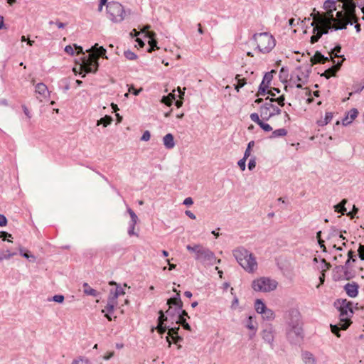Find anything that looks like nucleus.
I'll use <instances>...</instances> for the list:
<instances>
[{
    "label": "nucleus",
    "mask_w": 364,
    "mask_h": 364,
    "mask_svg": "<svg viewBox=\"0 0 364 364\" xmlns=\"http://www.w3.org/2000/svg\"><path fill=\"white\" fill-rule=\"evenodd\" d=\"M16 1V0H7V2L9 4H12Z\"/></svg>",
    "instance_id": "obj_56"
},
{
    "label": "nucleus",
    "mask_w": 364,
    "mask_h": 364,
    "mask_svg": "<svg viewBox=\"0 0 364 364\" xmlns=\"http://www.w3.org/2000/svg\"><path fill=\"white\" fill-rule=\"evenodd\" d=\"M168 263L169 264V270H172L176 267L175 264H171L169 259H168Z\"/></svg>",
    "instance_id": "obj_49"
},
{
    "label": "nucleus",
    "mask_w": 364,
    "mask_h": 364,
    "mask_svg": "<svg viewBox=\"0 0 364 364\" xmlns=\"http://www.w3.org/2000/svg\"><path fill=\"white\" fill-rule=\"evenodd\" d=\"M294 22V18H290V19L289 20V25H290L291 26H293Z\"/></svg>",
    "instance_id": "obj_54"
},
{
    "label": "nucleus",
    "mask_w": 364,
    "mask_h": 364,
    "mask_svg": "<svg viewBox=\"0 0 364 364\" xmlns=\"http://www.w3.org/2000/svg\"><path fill=\"white\" fill-rule=\"evenodd\" d=\"M334 306L339 312V322L337 325L331 324L330 328L333 334L340 337L339 331H346L353 323V303L346 299H338L334 302Z\"/></svg>",
    "instance_id": "obj_1"
},
{
    "label": "nucleus",
    "mask_w": 364,
    "mask_h": 364,
    "mask_svg": "<svg viewBox=\"0 0 364 364\" xmlns=\"http://www.w3.org/2000/svg\"><path fill=\"white\" fill-rule=\"evenodd\" d=\"M178 96L179 97L178 100L176 99L175 90H173V92L169 93L167 96L164 97L161 100V102L167 106H171L173 100H176V106L179 108L181 107L183 102V96L184 92L181 91V88L178 87L177 89Z\"/></svg>",
    "instance_id": "obj_10"
},
{
    "label": "nucleus",
    "mask_w": 364,
    "mask_h": 364,
    "mask_svg": "<svg viewBox=\"0 0 364 364\" xmlns=\"http://www.w3.org/2000/svg\"><path fill=\"white\" fill-rule=\"evenodd\" d=\"M186 295H187V296H191V293H189V292H186Z\"/></svg>",
    "instance_id": "obj_64"
},
{
    "label": "nucleus",
    "mask_w": 364,
    "mask_h": 364,
    "mask_svg": "<svg viewBox=\"0 0 364 364\" xmlns=\"http://www.w3.org/2000/svg\"><path fill=\"white\" fill-rule=\"evenodd\" d=\"M358 255L361 260H364V245H360L358 249Z\"/></svg>",
    "instance_id": "obj_35"
},
{
    "label": "nucleus",
    "mask_w": 364,
    "mask_h": 364,
    "mask_svg": "<svg viewBox=\"0 0 364 364\" xmlns=\"http://www.w3.org/2000/svg\"><path fill=\"white\" fill-rule=\"evenodd\" d=\"M254 144H255V143H254V141H250V142H249V144H248V146H247V149H250L251 150V149H252V147L254 146Z\"/></svg>",
    "instance_id": "obj_52"
},
{
    "label": "nucleus",
    "mask_w": 364,
    "mask_h": 364,
    "mask_svg": "<svg viewBox=\"0 0 364 364\" xmlns=\"http://www.w3.org/2000/svg\"><path fill=\"white\" fill-rule=\"evenodd\" d=\"M334 116V112L326 109L324 113H321L320 117L317 119L316 123L320 127L327 125L331 122Z\"/></svg>",
    "instance_id": "obj_15"
},
{
    "label": "nucleus",
    "mask_w": 364,
    "mask_h": 364,
    "mask_svg": "<svg viewBox=\"0 0 364 364\" xmlns=\"http://www.w3.org/2000/svg\"><path fill=\"white\" fill-rule=\"evenodd\" d=\"M250 119L257 123L264 132H270L272 130V127L264 122L260 118L257 113H252L250 114Z\"/></svg>",
    "instance_id": "obj_18"
},
{
    "label": "nucleus",
    "mask_w": 364,
    "mask_h": 364,
    "mask_svg": "<svg viewBox=\"0 0 364 364\" xmlns=\"http://www.w3.org/2000/svg\"><path fill=\"white\" fill-rule=\"evenodd\" d=\"M251 154V150L250 149H247L245 153V159H247Z\"/></svg>",
    "instance_id": "obj_47"
},
{
    "label": "nucleus",
    "mask_w": 364,
    "mask_h": 364,
    "mask_svg": "<svg viewBox=\"0 0 364 364\" xmlns=\"http://www.w3.org/2000/svg\"><path fill=\"white\" fill-rule=\"evenodd\" d=\"M343 3V11H338L336 16V28H345L348 23L357 22L355 15V5L353 0H339Z\"/></svg>",
    "instance_id": "obj_3"
},
{
    "label": "nucleus",
    "mask_w": 364,
    "mask_h": 364,
    "mask_svg": "<svg viewBox=\"0 0 364 364\" xmlns=\"http://www.w3.org/2000/svg\"><path fill=\"white\" fill-rule=\"evenodd\" d=\"M193 200L191 198H187L184 200L183 203L186 205H191L193 204Z\"/></svg>",
    "instance_id": "obj_43"
},
{
    "label": "nucleus",
    "mask_w": 364,
    "mask_h": 364,
    "mask_svg": "<svg viewBox=\"0 0 364 364\" xmlns=\"http://www.w3.org/2000/svg\"><path fill=\"white\" fill-rule=\"evenodd\" d=\"M168 335L171 336L173 338H174V336L177 335V331L171 328L168 330Z\"/></svg>",
    "instance_id": "obj_40"
},
{
    "label": "nucleus",
    "mask_w": 364,
    "mask_h": 364,
    "mask_svg": "<svg viewBox=\"0 0 364 364\" xmlns=\"http://www.w3.org/2000/svg\"><path fill=\"white\" fill-rule=\"evenodd\" d=\"M107 0H100V10L102 9V6L106 4Z\"/></svg>",
    "instance_id": "obj_48"
},
{
    "label": "nucleus",
    "mask_w": 364,
    "mask_h": 364,
    "mask_svg": "<svg viewBox=\"0 0 364 364\" xmlns=\"http://www.w3.org/2000/svg\"><path fill=\"white\" fill-rule=\"evenodd\" d=\"M344 240L345 237L342 235H340L336 239L335 243L333 245V248H335L336 250L341 251L343 250V247L346 246Z\"/></svg>",
    "instance_id": "obj_26"
},
{
    "label": "nucleus",
    "mask_w": 364,
    "mask_h": 364,
    "mask_svg": "<svg viewBox=\"0 0 364 364\" xmlns=\"http://www.w3.org/2000/svg\"><path fill=\"white\" fill-rule=\"evenodd\" d=\"M97 56L95 53H89L87 57L82 59V64H80L79 73L83 74V77L86 73L95 72L97 70Z\"/></svg>",
    "instance_id": "obj_8"
},
{
    "label": "nucleus",
    "mask_w": 364,
    "mask_h": 364,
    "mask_svg": "<svg viewBox=\"0 0 364 364\" xmlns=\"http://www.w3.org/2000/svg\"><path fill=\"white\" fill-rule=\"evenodd\" d=\"M358 114V112L356 109H351L346 112L345 117H343L341 121L336 122V125L341 124L343 126L349 125L356 119Z\"/></svg>",
    "instance_id": "obj_13"
},
{
    "label": "nucleus",
    "mask_w": 364,
    "mask_h": 364,
    "mask_svg": "<svg viewBox=\"0 0 364 364\" xmlns=\"http://www.w3.org/2000/svg\"><path fill=\"white\" fill-rule=\"evenodd\" d=\"M333 26L336 29H341V28H336V18L333 17V14L330 13L320 14H315L313 17V21L311 26L314 27L313 36L311 37V43L314 44L316 43L323 34L327 33L328 29Z\"/></svg>",
    "instance_id": "obj_2"
},
{
    "label": "nucleus",
    "mask_w": 364,
    "mask_h": 364,
    "mask_svg": "<svg viewBox=\"0 0 364 364\" xmlns=\"http://www.w3.org/2000/svg\"><path fill=\"white\" fill-rule=\"evenodd\" d=\"M213 234L215 235L216 237L218 236V233L215 232V231H213Z\"/></svg>",
    "instance_id": "obj_63"
},
{
    "label": "nucleus",
    "mask_w": 364,
    "mask_h": 364,
    "mask_svg": "<svg viewBox=\"0 0 364 364\" xmlns=\"http://www.w3.org/2000/svg\"><path fill=\"white\" fill-rule=\"evenodd\" d=\"M167 304L170 308L172 305H175L178 306L179 309H181L183 306V302L179 298H171L168 299Z\"/></svg>",
    "instance_id": "obj_28"
},
{
    "label": "nucleus",
    "mask_w": 364,
    "mask_h": 364,
    "mask_svg": "<svg viewBox=\"0 0 364 364\" xmlns=\"http://www.w3.org/2000/svg\"><path fill=\"white\" fill-rule=\"evenodd\" d=\"M334 65L332 66L331 68L327 69L325 73H324V75L327 77V78H329L332 76H334L336 73V72L339 70L340 68V66L342 64V60H334Z\"/></svg>",
    "instance_id": "obj_19"
},
{
    "label": "nucleus",
    "mask_w": 364,
    "mask_h": 364,
    "mask_svg": "<svg viewBox=\"0 0 364 364\" xmlns=\"http://www.w3.org/2000/svg\"><path fill=\"white\" fill-rule=\"evenodd\" d=\"M166 320L163 311H159V323L156 327L157 331L160 334H163L166 331V328L163 326L164 322Z\"/></svg>",
    "instance_id": "obj_24"
},
{
    "label": "nucleus",
    "mask_w": 364,
    "mask_h": 364,
    "mask_svg": "<svg viewBox=\"0 0 364 364\" xmlns=\"http://www.w3.org/2000/svg\"><path fill=\"white\" fill-rule=\"evenodd\" d=\"M6 223H7L6 218L3 215H0V226L1 227L6 226Z\"/></svg>",
    "instance_id": "obj_36"
},
{
    "label": "nucleus",
    "mask_w": 364,
    "mask_h": 364,
    "mask_svg": "<svg viewBox=\"0 0 364 364\" xmlns=\"http://www.w3.org/2000/svg\"><path fill=\"white\" fill-rule=\"evenodd\" d=\"M355 261L354 253L352 250L348 252V259L346 261V265H350V262Z\"/></svg>",
    "instance_id": "obj_34"
},
{
    "label": "nucleus",
    "mask_w": 364,
    "mask_h": 364,
    "mask_svg": "<svg viewBox=\"0 0 364 364\" xmlns=\"http://www.w3.org/2000/svg\"><path fill=\"white\" fill-rule=\"evenodd\" d=\"M234 255L239 264L247 272H255L257 269V262L254 255L244 248H238Z\"/></svg>",
    "instance_id": "obj_4"
},
{
    "label": "nucleus",
    "mask_w": 364,
    "mask_h": 364,
    "mask_svg": "<svg viewBox=\"0 0 364 364\" xmlns=\"http://www.w3.org/2000/svg\"><path fill=\"white\" fill-rule=\"evenodd\" d=\"M311 61L313 64H324L329 61L328 57L323 56L320 52L316 51L311 58Z\"/></svg>",
    "instance_id": "obj_21"
},
{
    "label": "nucleus",
    "mask_w": 364,
    "mask_h": 364,
    "mask_svg": "<svg viewBox=\"0 0 364 364\" xmlns=\"http://www.w3.org/2000/svg\"><path fill=\"white\" fill-rule=\"evenodd\" d=\"M6 237H11V235L10 234H8L7 232H0V237L3 240H5Z\"/></svg>",
    "instance_id": "obj_41"
},
{
    "label": "nucleus",
    "mask_w": 364,
    "mask_h": 364,
    "mask_svg": "<svg viewBox=\"0 0 364 364\" xmlns=\"http://www.w3.org/2000/svg\"><path fill=\"white\" fill-rule=\"evenodd\" d=\"M164 143L167 148H172L174 145L173 136L171 134H166L164 138Z\"/></svg>",
    "instance_id": "obj_29"
},
{
    "label": "nucleus",
    "mask_w": 364,
    "mask_h": 364,
    "mask_svg": "<svg viewBox=\"0 0 364 364\" xmlns=\"http://www.w3.org/2000/svg\"><path fill=\"white\" fill-rule=\"evenodd\" d=\"M318 242H319L321 247H323V251H325L326 247H325L324 244H323L324 242L323 240H319Z\"/></svg>",
    "instance_id": "obj_53"
},
{
    "label": "nucleus",
    "mask_w": 364,
    "mask_h": 364,
    "mask_svg": "<svg viewBox=\"0 0 364 364\" xmlns=\"http://www.w3.org/2000/svg\"><path fill=\"white\" fill-rule=\"evenodd\" d=\"M112 120V119L111 117L106 115L105 117L101 118L100 121H98L97 124H103L104 127H107L111 123Z\"/></svg>",
    "instance_id": "obj_32"
},
{
    "label": "nucleus",
    "mask_w": 364,
    "mask_h": 364,
    "mask_svg": "<svg viewBox=\"0 0 364 364\" xmlns=\"http://www.w3.org/2000/svg\"><path fill=\"white\" fill-rule=\"evenodd\" d=\"M346 203V200H343L339 204L335 206V210L338 213H341L342 215L346 211V208L344 207Z\"/></svg>",
    "instance_id": "obj_31"
},
{
    "label": "nucleus",
    "mask_w": 364,
    "mask_h": 364,
    "mask_svg": "<svg viewBox=\"0 0 364 364\" xmlns=\"http://www.w3.org/2000/svg\"><path fill=\"white\" fill-rule=\"evenodd\" d=\"M119 296L122 297V301L126 303L127 300L124 298V293L122 291H116L114 296L111 298V304H108L105 307V309L103 310V312H106L105 316L109 321H112L113 318H117V316L114 314V307L119 304V302L117 301H115V299Z\"/></svg>",
    "instance_id": "obj_9"
},
{
    "label": "nucleus",
    "mask_w": 364,
    "mask_h": 364,
    "mask_svg": "<svg viewBox=\"0 0 364 364\" xmlns=\"http://www.w3.org/2000/svg\"><path fill=\"white\" fill-rule=\"evenodd\" d=\"M255 167V161H250L248 164V168L250 170L253 169Z\"/></svg>",
    "instance_id": "obj_44"
},
{
    "label": "nucleus",
    "mask_w": 364,
    "mask_h": 364,
    "mask_svg": "<svg viewBox=\"0 0 364 364\" xmlns=\"http://www.w3.org/2000/svg\"><path fill=\"white\" fill-rule=\"evenodd\" d=\"M23 256H24L25 257H26V258H28V257H29V255H28V253H24V254H23Z\"/></svg>",
    "instance_id": "obj_62"
},
{
    "label": "nucleus",
    "mask_w": 364,
    "mask_h": 364,
    "mask_svg": "<svg viewBox=\"0 0 364 364\" xmlns=\"http://www.w3.org/2000/svg\"><path fill=\"white\" fill-rule=\"evenodd\" d=\"M150 138V134L149 132H146L144 134H143V136H142V139L144 140H149Z\"/></svg>",
    "instance_id": "obj_45"
},
{
    "label": "nucleus",
    "mask_w": 364,
    "mask_h": 364,
    "mask_svg": "<svg viewBox=\"0 0 364 364\" xmlns=\"http://www.w3.org/2000/svg\"><path fill=\"white\" fill-rule=\"evenodd\" d=\"M24 112H25V114H26L27 116L30 117V116H29V112H28V109H27L26 108H25V109H24Z\"/></svg>",
    "instance_id": "obj_58"
},
{
    "label": "nucleus",
    "mask_w": 364,
    "mask_h": 364,
    "mask_svg": "<svg viewBox=\"0 0 364 364\" xmlns=\"http://www.w3.org/2000/svg\"><path fill=\"white\" fill-rule=\"evenodd\" d=\"M4 26V18L0 16V29Z\"/></svg>",
    "instance_id": "obj_51"
},
{
    "label": "nucleus",
    "mask_w": 364,
    "mask_h": 364,
    "mask_svg": "<svg viewBox=\"0 0 364 364\" xmlns=\"http://www.w3.org/2000/svg\"><path fill=\"white\" fill-rule=\"evenodd\" d=\"M277 282L269 277H259L252 282V287L256 291L269 292L276 289Z\"/></svg>",
    "instance_id": "obj_6"
},
{
    "label": "nucleus",
    "mask_w": 364,
    "mask_h": 364,
    "mask_svg": "<svg viewBox=\"0 0 364 364\" xmlns=\"http://www.w3.org/2000/svg\"><path fill=\"white\" fill-rule=\"evenodd\" d=\"M263 102L262 105L259 109V114L262 119L268 120L271 117L278 114L280 112L279 106L275 105L272 101H269L268 98H266L264 101L262 98H257L255 100V103L259 104Z\"/></svg>",
    "instance_id": "obj_5"
},
{
    "label": "nucleus",
    "mask_w": 364,
    "mask_h": 364,
    "mask_svg": "<svg viewBox=\"0 0 364 364\" xmlns=\"http://www.w3.org/2000/svg\"><path fill=\"white\" fill-rule=\"evenodd\" d=\"M255 40L258 48L263 53L269 52L275 45L273 36L267 33L255 35Z\"/></svg>",
    "instance_id": "obj_7"
},
{
    "label": "nucleus",
    "mask_w": 364,
    "mask_h": 364,
    "mask_svg": "<svg viewBox=\"0 0 364 364\" xmlns=\"http://www.w3.org/2000/svg\"><path fill=\"white\" fill-rule=\"evenodd\" d=\"M323 265L321 267V275L319 277L320 284L318 285L319 287L321 284H323L325 281V273L331 268V264L328 262L323 259L321 261Z\"/></svg>",
    "instance_id": "obj_22"
},
{
    "label": "nucleus",
    "mask_w": 364,
    "mask_h": 364,
    "mask_svg": "<svg viewBox=\"0 0 364 364\" xmlns=\"http://www.w3.org/2000/svg\"><path fill=\"white\" fill-rule=\"evenodd\" d=\"M65 51L70 55H73L75 53L78 55L82 52V49L81 47H77L76 46H67L65 48Z\"/></svg>",
    "instance_id": "obj_27"
},
{
    "label": "nucleus",
    "mask_w": 364,
    "mask_h": 364,
    "mask_svg": "<svg viewBox=\"0 0 364 364\" xmlns=\"http://www.w3.org/2000/svg\"><path fill=\"white\" fill-rule=\"evenodd\" d=\"M64 299L63 296L56 295L53 297V300L56 302H62Z\"/></svg>",
    "instance_id": "obj_39"
},
{
    "label": "nucleus",
    "mask_w": 364,
    "mask_h": 364,
    "mask_svg": "<svg viewBox=\"0 0 364 364\" xmlns=\"http://www.w3.org/2000/svg\"><path fill=\"white\" fill-rule=\"evenodd\" d=\"M32 43H33V41H31V40H29V39L28 40V45L31 46V45H32Z\"/></svg>",
    "instance_id": "obj_60"
},
{
    "label": "nucleus",
    "mask_w": 364,
    "mask_h": 364,
    "mask_svg": "<svg viewBox=\"0 0 364 364\" xmlns=\"http://www.w3.org/2000/svg\"><path fill=\"white\" fill-rule=\"evenodd\" d=\"M341 48L339 46H336L331 53H329V58L334 63V60H342V63L344 61L343 55H341Z\"/></svg>",
    "instance_id": "obj_20"
},
{
    "label": "nucleus",
    "mask_w": 364,
    "mask_h": 364,
    "mask_svg": "<svg viewBox=\"0 0 364 364\" xmlns=\"http://www.w3.org/2000/svg\"><path fill=\"white\" fill-rule=\"evenodd\" d=\"M142 33L148 38V44L149 46L148 52L151 53L156 49H159L156 46V41L154 38L155 33L153 31H149V28H145L142 31Z\"/></svg>",
    "instance_id": "obj_14"
},
{
    "label": "nucleus",
    "mask_w": 364,
    "mask_h": 364,
    "mask_svg": "<svg viewBox=\"0 0 364 364\" xmlns=\"http://www.w3.org/2000/svg\"><path fill=\"white\" fill-rule=\"evenodd\" d=\"M186 214L191 219H195L196 218V216L194 215V214L193 213H191V211L189 210H187L186 211Z\"/></svg>",
    "instance_id": "obj_46"
},
{
    "label": "nucleus",
    "mask_w": 364,
    "mask_h": 364,
    "mask_svg": "<svg viewBox=\"0 0 364 364\" xmlns=\"http://www.w3.org/2000/svg\"><path fill=\"white\" fill-rule=\"evenodd\" d=\"M105 52V50L102 47H101V48H98V49L97 50V52H96V53H95V55H96V56H97V58H99L100 55H102Z\"/></svg>",
    "instance_id": "obj_38"
},
{
    "label": "nucleus",
    "mask_w": 364,
    "mask_h": 364,
    "mask_svg": "<svg viewBox=\"0 0 364 364\" xmlns=\"http://www.w3.org/2000/svg\"><path fill=\"white\" fill-rule=\"evenodd\" d=\"M21 41H26V37H25L24 36H23L21 37Z\"/></svg>",
    "instance_id": "obj_61"
},
{
    "label": "nucleus",
    "mask_w": 364,
    "mask_h": 364,
    "mask_svg": "<svg viewBox=\"0 0 364 364\" xmlns=\"http://www.w3.org/2000/svg\"><path fill=\"white\" fill-rule=\"evenodd\" d=\"M236 83L234 84L235 88L239 91L240 88L242 87L247 83V79L240 74H237L235 77Z\"/></svg>",
    "instance_id": "obj_25"
},
{
    "label": "nucleus",
    "mask_w": 364,
    "mask_h": 364,
    "mask_svg": "<svg viewBox=\"0 0 364 364\" xmlns=\"http://www.w3.org/2000/svg\"><path fill=\"white\" fill-rule=\"evenodd\" d=\"M162 253H163V255H164L165 257H167V256L168 255V252H167V251H166V250H164V251L162 252Z\"/></svg>",
    "instance_id": "obj_57"
},
{
    "label": "nucleus",
    "mask_w": 364,
    "mask_h": 364,
    "mask_svg": "<svg viewBox=\"0 0 364 364\" xmlns=\"http://www.w3.org/2000/svg\"><path fill=\"white\" fill-rule=\"evenodd\" d=\"M245 162H246V159H245V158L238 162V165L242 171H244L245 169Z\"/></svg>",
    "instance_id": "obj_37"
},
{
    "label": "nucleus",
    "mask_w": 364,
    "mask_h": 364,
    "mask_svg": "<svg viewBox=\"0 0 364 364\" xmlns=\"http://www.w3.org/2000/svg\"><path fill=\"white\" fill-rule=\"evenodd\" d=\"M277 72L274 70H272L264 75L259 86V92H265L267 90L272 87L273 84L272 81L273 80L274 75Z\"/></svg>",
    "instance_id": "obj_12"
},
{
    "label": "nucleus",
    "mask_w": 364,
    "mask_h": 364,
    "mask_svg": "<svg viewBox=\"0 0 364 364\" xmlns=\"http://www.w3.org/2000/svg\"><path fill=\"white\" fill-rule=\"evenodd\" d=\"M355 27H356V28H357V31H359L360 30V24H357V25L355 26Z\"/></svg>",
    "instance_id": "obj_59"
},
{
    "label": "nucleus",
    "mask_w": 364,
    "mask_h": 364,
    "mask_svg": "<svg viewBox=\"0 0 364 364\" xmlns=\"http://www.w3.org/2000/svg\"><path fill=\"white\" fill-rule=\"evenodd\" d=\"M266 92L270 95L268 96L269 101H272V102H276L279 107H283L284 105V95L283 94H280L281 91L279 89L272 87L266 90Z\"/></svg>",
    "instance_id": "obj_11"
},
{
    "label": "nucleus",
    "mask_w": 364,
    "mask_h": 364,
    "mask_svg": "<svg viewBox=\"0 0 364 364\" xmlns=\"http://www.w3.org/2000/svg\"><path fill=\"white\" fill-rule=\"evenodd\" d=\"M136 41L137 42L138 46L140 48H142L144 46V41L140 38H137L136 39Z\"/></svg>",
    "instance_id": "obj_42"
},
{
    "label": "nucleus",
    "mask_w": 364,
    "mask_h": 364,
    "mask_svg": "<svg viewBox=\"0 0 364 364\" xmlns=\"http://www.w3.org/2000/svg\"><path fill=\"white\" fill-rule=\"evenodd\" d=\"M83 291L87 295H95L96 293V291L86 283L83 284Z\"/></svg>",
    "instance_id": "obj_33"
},
{
    "label": "nucleus",
    "mask_w": 364,
    "mask_h": 364,
    "mask_svg": "<svg viewBox=\"0 0 364 364\" xmlns=\"http://www.w3.org/2000/svg\"><path fill=\"white\" fill-rule=\"evenodd\" d=\"M359 285L355 282H348L344 286V290L347 295L351 298H355L358 295Z\"/></svg>",
    "instance_id": "obj_16"
},
{
    "label": "nucleus",
    "mask_w": 364,
    "mask_h": 364,
    "mask_svg": "<svg viewBox=\"0 0 364 364\" xmlns=\"http://www.w3.org/2000/svg\"><path fill=\"white\" fill-rule=\"evenodd\" d=\"M198 31H199V33H201V34L203 33V29H202V26H201V24H200V23H199V24H198Z\"/></svg>",
    "instance_id": "obj_55"
},
{
    "label": "nucleus",
    "mask_w": 364,
    "mask_h": 364,
    "mask_svg": "<svg viewBox=\"0 0 364 364\" xmlns=\"http://www.w3.org/2000/svg\"><path fill=\"white\" fill-rule=\"evenodd\" d=\"M122 10L118 5H109L108 6V13L113 21H118L122 18Z\"/></svg>",
    "instance_id": "obj_17"
},
{
    "label": "nucleus",
    "mask_w": 364,
    "mask_h": 364,
    "mask_svg": "<svg viewBox=\"0 0 364 364\" xmlns=\"http://www.w3.org/2000/svg\"><path fill=\"white\" fill-rule=\"evenodd\" d=\"M187 318H189V316L187 312L185 310H183L181 314L179 316L178 322L181 324L183 328L190 331L191 327L186 321Z\"/></svg>",
    "instance_id": "obj_23"
},
{
    "label": "nucleus",
    "mask_w": 364,
    "mask_h": 364,
    "mask_svg": "<svg viewBox=\"0 0 364 364\" xmlns=\"http://www.w3.org/2000/svg\"><path fill=\"white\" fill-rule=\"evenodd\" d=\"M111 106L114 112H117L119 109L116 104L112 103Z\"/></svg>",
    "instance_id": "obj_50"
},
{
    "label": "nucleus",
    "mask_w": 364,
    "mask_h": 364,
    "mask_svg": "<svg viewBox=\"0 0 364 364\" xmlns=\"http://www.w3.org/2000/svg\"><path fill=\"white\" fill-rule=\"evenodd\" d=\"M255 308L258 313L262 314L264 312L266 307L264 304L261 300L257 299L255 303Z\"/></svg>",
    "instance_id": "obj_30"
}]
</instances>
